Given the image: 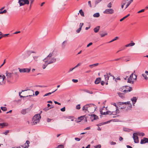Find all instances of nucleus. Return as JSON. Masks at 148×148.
Masks as SVG:
<instances>
[{
  "label": "nucleus",
  "mask_w": 148,
  "mask_h": 148,
  "mask_svg": "<svg viewBox=\"0 0 148 148\" xmlns=\"http://www.w3.org/2000/svg\"><path fill=\"white\" fill-rule=\"evenodd\" d=\"M72 81L74 83H77L78 82L77 79H73Z\"/></svg>",
  "instance_id": "052dcab7"
},
{
  "label": "nucleus",
  "mask_w": 148,
  "mask_h": 148,
  "mask_svg": "<svg viewBox=\"0 0 148 148\" xmlns=\"http://www.w3.org/2000/svg\"><path fill=\"white\" fill-rule=\"evenodd\" d=\"M134 133H135V134H136L138 136H143L145 135V134L143 132H138Z\"/></svg>",
  "instance_id": "2eb2a0df"
},
{
  "label": "nucleus",
  "mask_w": 148,
  "mask_h": 148,
  "mask_svg": "<svg viewBox=\"0 0 148 148\" xmlns=\"http://www.w3.org/2000/svg\"><path fill=\"white\" fill-rule=\"evenodd\" d=\"M125 5V2L124 1H122L121 3V8H123L124 7V5Z\"/></svg>",
  "instance_id": "473e14b6"
},
{
  "label": "nucleus",
  "mask_w": 148,
  "mask_h": 148,
  "mask_svg": "<svg viewBox=\"0 0 148 148\" xmlns=\"http://www.w3.org/2000/svg\"><path fill=\"white\" fill-rule=\"evenodd\" d=\"M28 90L29 91L28 92L27 94L29 95H27V96H28V97L34 96V90H30L29 89H26L24 90H22V92H24Z\"/></svg>",
  "instance_id": "39448f33"
},
{
  "label": "nucleus",
  "mask_w": 148,
  "mask_h": 148,
  "mask_svg": "<svg viewBox=\"0 0 148 148\" xmlns=\"http://www.w3.org/2000/svg\"><path fill=\"white\" fill-rule=\"evenodd\" d=\"M101 80V78L100 77L97 78L95 80V83L96 84H98L100 82Z\"/></svg>",
  "instance_id": "dca6fc26"
},
{
  "label": "nucleus",
  "mask_w": 148,
  "mask_h": 148,
  "mask_svg": "<svg viewBox=\"0 0 148 148\" xmlns=\"http://www.w3.org/2000/svg\"><path fill=\"white\" fill-rule=\"evenodd\" d=\"M6 76H7V79H13V75L14 74H16L17 73L15 72L14 73H13V72H10L7 71L5 73Z\"/></svg>",
  "instance_id": "20e7f679"
},
{
  "label": "nucleus",
  "mask_w": 148,
  "mask_h": 148,
  "mask_svg": "<svg viewBox=\"0 0 148 148\" xmlns=\"http://www.w3.org/2000/svg\"><path fill=\"white\" fill-rule=\"evenodd\" d=\"M22 1H23L24 2V3L25 4H29V0H22Z\"/></svg>",
  "instance_id": "c85d7f7f"
},
{
  "label": "nucleus",
  "mask_w": 148,
  "mask_h": 148,
  "mask_svg": "<svg viewBox=\"0 0 148 148\" xmlns=\"http://www.w3.org/2000/svg\"><path fill=\"white\" fill-rule=\"evenodd\" d=\"M126 18V17L125 16L123 18H122L120 20V21H123L124 19H125Z\"/></svg>",
  "instance_id": "69168bd1"
},
{
  "label": "nucleus",
  "mask_w": 148,
  "mask_h": 148,
  "mask_svg": "<svg viewBox=\"0 0 148 148\" xmlns=\"http://www.w3.org/2000/svg\"><path fill=\"white\" fill-rule=\"evenodd\" d=\"M129 90H126L125 89L123 91V92L124 93H126V92H130L132 90V87H129Z\"/></svg>",
  "instance_id": "6ab92c4d"
},
{
  "label": "nucleus",
  "mask_w": 148,
  "mask_h": 148,
  "mask_svg": "<svg viewBox=\"0 0 148 148\" xmlns=\"http://www.w3.org/2000/svg\"><path fill=\"white\" fill-rule=\"evenodd\" d=\"M29 143L30 142L29 141L27 140L26 143L23 145H22L21 147L23 148H28L29 146Z\"/></svg>",
  "instance_id": "ddd939ff"
},
{
  "label": "nucleus",
  "mask_w": 148,
  "mask_h": 148,
  "mask_svg": "<svg viewBox=\"0 0 148 148\" xmlns=\"http://www.w3.org/2000/svg\"><path fill=\"white\" fill-rule=\"evenodd\" d=\"M43 61L44 62H47L49 64L55 62L56 61V59L55 58H48L47 57L46 58L43 60Z\"/></svg>",
  "instance_id": "f03ea898"
},
{
  "label": "nucleus",
  "mask_w": 148,
  "mask_h": 148,
  "mask_svg": "<svg viewBox=\"0 0 148 148\" xmlns=\"http://www.w3.org/2000/svg\"><path fill=\"white\" fill-rule=\"evenodd\" d=\"M114 13V10L112 8L107 9L103 12V13L107 14H112Z\"/></svg>",
  "instance_id": "423d86ee"
},
{
  "label": "nucleus",
  "mask_w": 148,
  "mask_h": 148,
  "mask_svg": "<svg viewBox=\"0 0 148 148\" xmlns=\"http://www.w3.org/2000/svg\"><path fill=\"white\" fill-rule=\"evenodd\" d=\"M22 93L21 92H19V95L20 96L21 98H26L27 97H28V96H23L22 95H21V94Z\"/></svg>",
  "instance_id": "58836bf2"
},
{
  "label": "nucleus",
  "mask_w": 148,
  "mask_h": 148,
  "mask_svg": "<svg viewBox=\"0 0 148 148\" xmlns=\"http://www.w3.org/2000/svg\"><path fill=\"white\" fill-rule=\"evenodd\" d=\"M18 69L20 73H29L31 70L30 68L20 69V68H18Z\"/></svg>",
  "instance_id": "0eeeda50"
},
{
  "label": "nucleus",
  "mask_w": 148,
  "mask_h": 148,
  "mask_svg": "<svg viewBox=\"0 0 148 148\" xmlns=\"http://www.w3.org/2000/svg\"><path fill=\"white\" fill-rule=\"evenodd\" d=\"M123 58H124V57H122L120 58H117V59H115L114 60L117 61V60H122V59H123Z\"/></svg>",
  "instance_id": "bf43d9fd"
},
{
  "label": "nucleus",
  "mask_w": 148,
  "mask_h": 148,
  "mask_svg": "<svg viewBox=\"0 0 148 148\" xmlns=\"http://www.w3.org/2000/svg\"><path fill=\"white\" fill-rule=\"evenodd\" d=\"M108 122H104L103 123H99L98 124H97V125L98 126H101V125H103L104 124H106Z\"/></svg>",
  "instance_id": "864d4df0"
},
{
  "label": "nucleus",
  "mask_w": 148,
  "mask_h": 148,
  "mask_svg": "<svg viewBox=\"0 0 148 148\" xmlns=\"http://www.w3.org/2000/svg\"><path fill=\"white\" fill-rule=\"evenodd\" d=\"M34 60L36 61H38V56H33Z\"/></svg>",
  "instance_id": "f704fd0d"
},
{
  "label": "nucleus",
  "mask_w": 148,
  "mask_h": 148,
  "mask_svg": "<svg viewBox=\"0 0 148 148\" xmlns=\"http://www.w3.org/2000/svg\"><path fill=\"white\" fill-rule=\"evenodd\" d=\"M53 55V52H52L50 53L48 55V56L47 57V58H52V57Z\"/></svg>",
  "instance_id": "c756f323"
},
{
  "label": "nucleus",
  "mask_w": 148,
  "mask_h": 148,
  "mask_svg": "<svg viewBox=\"0 0 148 148\" xmlns=\"http://www.w3.org/2000/svg\"><path fill=\"white\" fill-rule=\"evenodd\" d=\"M8 125V124L6 123H0V126H2L1 128L3 127L4 126H7Z\"/></svg>",
  "instance_id": "412c9836"
},
{
  "label": "nucleus",
  "mask_w": 148,
  "mask_h": 148,
  "mask_svg": "<svg viewBox=\"0 0 148 148\" xmlns=\"http://www.w3.org/2000/svg\"><path fill=\"white\" fill-rule=\"evenodd\" d=\"M101 147L100 145H98L94 146L95 148H101Z\"/></svg>",
  "instance_id": "de8ad7c7"
},
{
  "label": "nucleus",
  "mask_w": 148,
  "mask_h": 148,
  "mask_svg": "<svg viewBox=\"0 0 148 148\" xmlns=\"http://www.w3.org/2000/svg\"><path fill=\"white\" fill-rule=\"evenodd\" d=\"M1 109L3 111H5L7 110V108L5 107H1Z\"/></svg>",
  "instance_id": "ea45409f"
},
{
  "label": "nucleus",
  "mask_w": 148,
  "mask_h": 148,
  "mask_svg": "<svg viewBox=\"0 0 148 148\" xmlns=\"http://www.w3.org/2000/svg\"><path fill=\"white\" fill-rule=\"evenodd\" d=\"M102 0H95V4L96 5L100 2Z\"/></svg>",
  "instance_id": "79ce46f5"
},
{
  "label": "nucleus",
  "mask_w": 148,
  "mask_h": 148,
  "mask_svg": "<svg viewBox=\"0 0 148 148\" xmlns=\"http://www.w3.org/2000/svg\"><path fill=\"white\" fill-rule=\"evenodd\" d=\"M133 0H123L122 1L125 2L126 7L125 9L127 8L130 4L133 1Z\"/></svg>",
  "instance_id": "6e6552de"
},
{
  "label": "nucleus",
  "mask_w": 148,
  "mask_h": 148,
  "mask_svg": "<svg viewBox=\"0 0 148 148\" xmlns=\"http://www.w3.org/2000/svg\"><path fill=\"white\" fill-rule=\"evenodd\" d=\"M60 110L62 112H64L65 111V107H64L60 109Z\"/></svg>",
  "instance_id": "4d7b16f0"
},
{
  "label": "nucleus",
  "mask_w": 148,
  "mask_h": 148,
  "mask_svg": "<svg viewBox=\"0 0 148 148\" xmlns=\"http://www.w3.org/2000/svg\"><path fill=\"white\" fill-rule=\"evenodd\" d=\"M126 86H123L121 88V89L122 90H124V89L125 90V89H126Z\"/></svg>",
  "instance_id": "774afa93"
},
{
  "label": "nucleus",
  "mask_w": 148,
  "mask_h": 148,
  "mask_svg": "<svg viewBox=\"0 0 148 148\" xmlns=\"http://www.w3.org/2000/svg\"><path fill=\"white\" fill-rule=\"evenodd\" d=\"M92 104H87L84 106L82 107V110L84 111L85 113H87V112L91 113L92 111L90 110V109L91 108V107H90V105H91Z\"/></svg>",
  "instance_id": "7ed1b4c3"
},
{
  "label": "nucleus",
  "mask_w": 148,
  "mask_h": 148,
  "mask_svg": "<svg viewBox=\"0 0 148 148\" xmlns=\"http://www.w3.org/2000/svg\"><path fill=\"white\" fill-rule=\"evenodd\" d=\"M117 94L119 95V96L121 98L123 99L124 98V95L123 93L119 92H118Z\"/></svg>",
  "instance_id": "4be33fe9"
},
{
  "label": "nucleus",
  "mask_w": 148,
  "mask_h": 148,
  "mask_svg": "<svg viewBox=\"0 0 148 148\" xmlns=\"http://www.w3.org/2000/svg\"><path fill=\"white\" fill-rule=\"evenodd\" d=\"M126 105L127 104H128V105H129V106L131 107H132V106L131 105V104H130V101H127V102H126Z\"/></svg>",
  "instance_id": "13d9d810"
},
{
  "label": "nucleus",
  "mask_w": 148,
  "mask_h": 148,
  "mask_svg": "<svg viewBox=\"0 0 148 148\" xmlns=\"http://www.w3.org/2000/svg\"><path fill=\"white\" fill-rule=\"evenodd\" d=\"M110 144L111 145H114L116 144V143L113 141H112L110 142Z\"/></svg>",
  "instance_id": "e2e57ef3"
},
{
  "label": "nucleus",
  "mask_w": 148,
  "mask_h": 148,
  "mask_svg": "<svg viewBox=\"0 0 148 148\" xmlns=\"http://www.w3.org/2000/svg\"><path fill=\"white\" fill-rule=\"evenodd\" d=\"M148 143V138L145 137L141 139L140 142V143L141 144H144Z\"/></svg>",
  "instance_id": "9d476101"
},
{
  "label": "nucleus",
  "mask_w": 148,
  "mask_h": 148,
  "mask_svg": "<svg viewBox=\"0 0 148 148\" xmlns=\"http://www.w3.org/2000/svg\"><path fill=\"white\" fill-rule=\"evenodd\" d=\"M85 92H87V93H90V94H93V93L92 92V91H90L89 90H87V89H85V90H83Z\"/></svg>",
  "instance_id": "cd10ccee"
},
{
  "label": "nucleus",
  "mask_w": 148,
  "mask_h": 148,
  "mask_svg": "<svg viewBox=\"0 0 148 148\" xmlns=\"http://www.w3.org/2000/svg\"><path fill=\"white\" fill-rule=\"evenodd\" d=\"M39 92L38 91H36L35 92V94L36 96L38 95L39 94Z\"/></svg>",
  "instance_id": "0e129e2a"
},
{
  "label": "nucleus",
  "mask_w": 148,
  "mask_h": 148,
  "mask_svg": "<svg viewBox=\"0 0 148 148\" xmlns=\"http://www.w3.org/2000/svg\"><path fill=\"white\" fill-rule=\"evenodd\" d=\"M27 110H28V109H23L21 111V113L23 114H25L26 113Z\"/></svg>",
  "instance_id": "393cba45"
},
{
  "label": "nucleus",
  "mask_w": 148,
  "mask_h": 148,
  "mask_svg": "<svg viewBox=\"0 0 148 148\" xmlns=\"http://www.w3.org/2000/svg\"><path fill=\"white\" fill-rule=\"evenodd\" d=\"M22 2L23 1H22V0H19L18 3L19 4L20 6L24 5L25 4L24 3V2L23 3Z\"/></svg>",
  "instance_id": "b1692460"
},
{
  "label": "nucleus",
  "mask_w": 148,
  "mask_h": 148,
  "mask_svg": "<svg viewBox=\"0 0 148 148\" xmlns=\"http://www.w3.org/2000/svg\"><path fill=\"white\" fill-rule=\"evenodd\" d=\"M79 12L82 16H84V12L81 9L80 10Z\"/></svg>",
  "instance_id": "2f4dec72"
},
{
  "label": "nucleus",
  "mask_w": 148,
  "mask_h": 148,
  "mask_svg": "<svg viewBox=\"0 0 148 148\" xmlns=\"http://www.w3.org/2000/svg\"><path fill=\"white\" fill-rule=\"evenodd\" d=\"M129 46H132L134 45H135V43H131L129 44Z\"/></svg>",
  "instance_id": "6e6d98bb"
},
{
  "label": "nucleus",
  "mask_w": 148,
  "mask_h": 148,
  "mask_svg": "<svg viewBox=\"0 0 148 148\" xmlns=\"http://www.w3.org/2000/svg\"><path fill=\"white\" fill-rule=\"evenodd\" d=\"M98 116L95 114L91 115L90 119L92 121L94 120L98 119Z\"/></svg>",
  "instance_id": "4468645a"
},
{
  "label": "nucleus",
  "mask_w": 148,
  "mask_h": 148,
  "mask_svg": "<svg viewBox=\"0 0 148 148\" xmlns=\"http://www.w3.org/2000/svg\"><path fill=\"white\" fill-rule=\"evenodd\" d=\"M106 114H110V115L113 114V115H114L113 113V112H111L109 111H108L106 112Z\"/></svg>",
  "instance_id": "72a5a7b5"
},
{
  "label": "nucleus",
  "mask_w": 148,
  "mask_h": 148,
  "mask_svg": "<svg viewBox=\"0 0 148 148\" xmlns=\"http://www.w3.org/2000/svg\"><path fill=\"white\" fill-rule=\"evenodd\" d=\"M98 64H99L98 63H96V64H93L90 65L89 66L90 67H91V66H93H93H97L98 65Z\"/></svg>",
  "instance_id": "8fccbe9b"
},
{
  "label": "nucleus",
  "mask_w": 148,
  "mask_h": 148,
  "mask_svg": "<svg viewBox=\"0 0 148 148\" xmlns=\"http://www.w3.org/2000/svg\"><path fill=\"white\" fill-rule=\"evenodd\" d=\"M52 119H49V118H48L47 119V121L48 122H50L51 121V120H52Z\"/></svg>",
  "instance_id": "338daca9"
},
{
  "label": "nucleus",
  "mask_w": 148,
  "mask_h": 148,
  "mask_svg": "<svg viewBox=\"0 0 148 148\" xmlns=\"http://www.w3.org/2000/svg\"><path fill=\"white\" fill-rule=\"evenodd\" d=\"M81 29H82L81 28V27H79V28H78L76 30V32L78 33H79Z\"/></svg>",
  "instance_id": "3c124183"
},
{
  "label": "nucleus",
  "mask_w": 148,
  "mask_h": 148,
  "mask_svg": "<svg viewBox=\"0 0 148 148\" xmlns=\"http://www.w3.org/2000/svg\"><path fill=\"white\" fill-rule=\"evenodd\" d=\"M125 104V105H126V103L124 102H120L119 103V106L120 107H121V105Z\"/></svg>",
  "instance_id": "7c9ffc66"
},
{
  "label": "nucleus",
  "mask_w": 148,
  "mask_h": 148,
  "mask_svg": "<svg viewBox=\"0 0 148 148\" xmlns=\"http://www.w3.org/2000/svg\"><path fill=\"white\" fill-rule=\"evenodd\" d=\"M80 108V105L79 104L76 106V109L77 110H79Z\"/></svg>",
  "instance_id": "49530a36"
},
{
  "label": "nucleus",
  "mask_w": 148,
  "mask_h": 148,
  "mask_svg": "<svg viewBox=\"0 0 148 148\" xmlns=\"http://www.w3.org/2000/svg\"><path fill=\"white\" fill-rule=\"evenodd\" d=\"M41 119V116L40 114H36L33 117L32 119L33 122L32 123V125H35L38 123Z\"/></svg>",
  "instance_id": "f257e3e1"
},
{
  "label": "nucleus",
  "mask_w": 148,
  "mask_h": 148,
  "mask_svg": "<svg viewBox=\"0 0 148 148\" xmlns=\"http://www.w3.org/2000/svg\"><path fill=\"white\" fill-rule=\"evenodd\" d=\"M133 138L135 143H139V141L138 136L134 133L133 134Z\"/></svg>",
  "instance_id": "1a4fd4ad"
},
{
  "label": "nucleus",
  "mask_w": 148,
  "mask_h": 148,
  "mask_svg": "<svg viewBox=\"0 0 148 148\" xmlns=\"http://www.w3.org/2000/svg\"><path fill=\"white\" fill-rule=\"evenodd\" d=\"M118 37L117 36L116 37L114 38L111 41H110L109 42L110 43L111 42H112L115 40H116L117 39H118Z\"/></svg>",
  "instance_id": "e433bc0d"
},
{
  "label": "nucleus",
  "mask_w": 148,
  "mask_h": 148,
  "mask_svg": "<svg viewBox=\"0 0 148 148\" xmlns=\"http://www.w3.org/2000/svg\"><path fill=\"white\" fill-rule=\"evenodd\" d=\"M5 78V76L3 75L2 76L1 75H0V85H2L4 83L3 81Z\"/></svg>",
  "instance_id": "9b49d317"
},
{
  "label": "nucleus",
  "mask_w": 148,
  "mask_h": 148,
  "mask_svg": "<svg viewBox=\"0 0 148 148\" xmlns=\"http://www.w3.org/2000/svg\"><path fill=\"white\" fill-rule=\"evenodd\" d=\"M137 98L136 97H134L131 99V101L133 102V104H135Z\"/></svg>",
  "instance_id": "f3484780"
},
{
  "label": "nucleus",
  "mask_w": 148,
  "mask_h": 148,
  "mask_svg": "<svg viewBox=\"0 0 148 148\" xmlns=\"http://www.w3.org/2000/svg\"><path fill=\"white\" fill-rule=\"evenodd\" d=\"M107 35V33L106 32L104 34H101L100 35L101 36V37H102L105 36Z\"/></svg>",
  "instance_id": "a18cd8bd"
},
{
  "label": "nucleus",
  "mask_w": 148,
  "mask_h": 148,
  "mask_svg": "<svg viewBox=\"0 0 148 148\" xmlns=\"http://www.w3.org/2000/svg\"><path fill=\"white\" fill-rule=\"evenodd\" d=\"M56 148H64V146L63 145H58L57 147Z\"/></svg>",
  "instance_id": "4c0bfd02"
},
{
  "label": "nucleus",
  "mask_w": 148,
  "mask_h": 148,
  "mask_svg": "<svg viewBox=\"0 0 148 148\" xmlns=\"http://www.w3.org/2000/svg\"><path fill=\"white\" fill-rule=\"evenodd\" d=\"M143 76L144 78L145 79H147L148 77H147V75L144 74H143L142 75Z\"/></svg>",
  "instance_id": "a19ab883"
},
{
  "label": "nucleus",
  "mask_w": 148,
  "mask_h": 148,
  "mask_svg": "<svg viewBox=\"0 0 148 148\" xmlns=\"http://www.w3.org/2000/svg\"><path fill=\"white\" fill-rule=\"evenodd\" d=\"M100 16L99 13H97L94 14L93 15V17H98Z\"/></svg>",
  "instance_id": "bb28decb"
},
{
  "label": "nucleus",
  "mask_w": 148,
  "mask_h": 148,
  "mask_svg": "<svg viewBox=\"0 0 148 148\" xmlns=\"http://www.w3.org/2000/svg\"><path fill=\"white\" fill-rule=\"evenodd\" d=\"M7 10H4L3 11H1L0 12V14H5L7 12Z\"/></svg>",
  "instance_id": "c03bdc74"
},
{
  "label": "nucleus",
  "mask_w": 148,
  "mask_h": 148,
  "mask_svg": "<svg viewBox=\"0 0 148 148\" xmlns=\"http://www.w3.org/2000/svg\"><path fill=\"white\" fill-rule=\"evenodd\" d=\"M67 42L65 40L62 43V47L64 48L65 47V45H64V43H66Z\"/></svg>",
  "instance_id": "c9c22d12"
},
{
  "label": "nucleus",
  "mask_w": 148,
  "mask_h": 148,
  "mask_svg": "<svg viewBox=\"0 0 148 148\" xmlns=\"http://www.w3.org/2000/svg\"><path fill=\"white\" fill-rule=\"evenodd\" d=\"M104 76L106 81H107L108 80L109 76H108V74L107 73L106 75H104Z\"/></svg>",
  "instance_id": "a878e982"
},
{
  "label": "nucleus",
  "mask_w": 148,
  "mask_h": 148,
  "mask_svg": "<svg viewBox=\"0 0 148 148\" xmlns=\"http://www.w3.org/2000/svg\"><path fill=\"white\" fill-rule=\"evenodd\" d=\"M57 90V89H56V90H55L54 91L52 92H49V93H46V94H45L44 95V97H45V96H48V95H51L52 93H54V92H55Z\"/></svg>",
  "instance_id": "5701e85b"
},
{
  "label": "nucleus",
  "mask_w": 148,
  "mask_h": 148,
  "mask_svg": "<svg viewBox=\"0 0 148 148\" xmlns=\"http://www.w3.org/2000/svg\"><path fill=\"white\" fill-rule=\"evenodd\" d=\"M137 76L135 75H133V77H132V78L136 80L137 79Z\"/></svg>",
  "instance_id": "603ef678"
},
{
  "label": "nucleus",
  "mask_w": 148,
  "mask_h": 148,
  "mask_svg": "<svg viewBox=\"0 0 148 148\" xmlns=\"http://www.w3.org/2000/svg\"><path fill=\"white\" fill-rule=\"evenodd\" d=\"M27 55L29 56L31 53L30 51H27Z\"/></svg>",
  "instance_id": "680f3d73"
},
{
  "label": "nucleus",
  "mask_w": 148,
  "mask_h": 148,
  "mask_svg": "<svg viewBox=\"0 0 148 148\" xmlns=\"http://www.w3.org/2000/svg\"><path fill=\"white\" fill-rule=\"evenodd\" d=\"M112 3L111 2L109 3L107 5V7L109 8H111L112 7Z\"/></svg>",
  "instance_id": "09e8293b"
},
{
  "label": "nucleus",
  "mask_w": 148,
  "mask_h": 148,
  "mask_svg": "<svg viewBox=\"0 0 148 148\" xmlns=\"http://www.w3.org/2000/svg\"><path fill=\"white\" fill-rule=\"evenodd\" d=\"M9 131L8 130H6L5 132H4L3 134H5V135H7V134L9 132Z\"/></svg>",
  "instance_id": "5fc2aeb1"
},
{
  "label": "nucleus",
  "mask_w": 148,
  "mask_h": 148,
  "mask_svg": "<svg viewBox=\"0 0 148 148\" xmlns=\"http://www.w3.org/2000/svg\"><path fill=\"white\" fill-rule=\"evenodd\" d=\"M100 28V26H98L94 29V31L95 33L97 32L99 30Z\"/></svg>",
  "instance_id": "a211bd4d"
},
{
  "label": "nucleus",
  "mask_w": 148,
  "mask_h": 148,
  "mask_svg": "<svg viewBox=\"0 0 148 148\" xmlns=\"http://www.w3.org/2000/svg\"><path fill=\"white\" fill-rule=\"evenodd\" d=\"M133 76V73H132L130 76L128 78L127 80V82L133 84L134 82L132 81V77Z\"/></svg>",
  "instance_id": "f8f14e48"
},
{
  "label": "nucleus",
  "mask_w": 148,
  "mask_h": 148,
  "mask_svg": "<svg viewBox=\"0 0 148 148\" xmlns=\"http://www.w3.org/2000/svg\"><path fill=\"white\" fill-rule=\"evenodd\" d=\"M84 116H81L79 117L78 118V120H79V121H81L82 120L84 119Z\"/></svg>",
  "instance_id": "37998d69"
},
{
  "label": "nucleus",
  "mask_w": 148,
  "mask_h": 148,
  "mask_svg": "<svg viewBox=\"0 0 148 148\" xmlns=\"http://www.w3.org/2000/svg\"><path fill=\"white\" fill-rule=\"evenodd\" d=\"M48 64H49L47 62H45V63L42 65V68L43 69H45Z\"/></svg>",
  "instance_id": "aec40b11"
}]
</instances>
